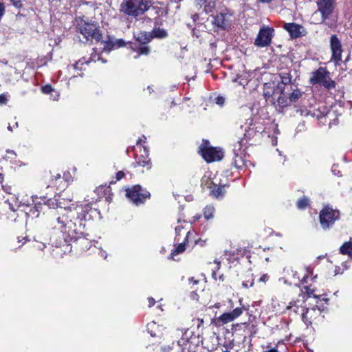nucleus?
Returning a JSON list of instances; mask_svg holds the SVG:
<instances>
[{
	"label": "nucleus",
	"instance_id": "052dcab7",
	"mask_svg": "<svg viewBox=\"0 0 352 352\" xmlns=\"http://www.w3.org/2000/svg\"><path fill=\"white\" fill-rule=\"evenodd\" d=\"M22 240H25L26 241V238L23 237Z\"/></svg>",
	"mask_w": 352,
	"mask_h": 352
},
{
	"label": "nucleus",
	"instance_id": "39448f33",
	"mask_svg": "<svg viewBox=\"0 0 352 352\" xmlns=\"http://www.w3.org/2000/svg\"><path fill=\"white\" fill-rule=\"evenodd\" d=\"M72 213L65 208H60V211L54 212L48 221V226L53 230H59L63 234L65 232V224L67 219L72 217Z\"/></svg>",
	"mask_w": 352,
	"mask_h": 352
},
{
	"label": "nucleus",
	"instance_id": "a18cd8bd",
	"mask_svg": "<svg viewBox=\"0 0 352 352\" xmlns=\"http://www.w3.org/2000/svg\"><path fill=\"white\" fill-rule=\"evenodd\" d=\"M65 184H67V182L69 181V179L70 178V175L69 173H65Z\"/></svg>",
	"mask_w": 352,
	"mask_h": 352
},
{
	"label": "nucleus",
	"instance_id": "5fc2aeb1",
	"mask_svg": "<svg viewBox=\"0 0 352 352\" xmlns=\"http://www.w3.org/2000/svg\"><path fill=\"white\" fill-rule=\"evenodd\" d=\"M141 141H142V139H141V138H139V139L138 140V141H137V145L140 144V142H141Z\"/></svg>",
	"mask_w": 352,
	"mask_h": 352
},
{
	"label": "nucleus",
	"instance_id": "09e8293b",
	"mask_svg": "<svg viewBox=\"0 0 352 352\" xmlns=\"http://www.w3.org/2000/svg\"><path fill=\"white\" fill-rule=\"evenodd\" d=\"M182 226H177V227L175 228V232H176V233H177V234H179V232L182 230Z\"/></svg>",
	"mask_w": 352,
	"mask_h": 352
},
{
	"label": "nucleus",
	"instance_id": "9b49d317",
	"mask_svg": "<svg viewBox=\"0 0 352 352\" xmlns=\"http://www.w3.org/2000/svg\"><path fill=\"white\" fill-rule=\"evenodd\" d=\"M243 307H236L232 311L221 314L216 319L215 324L221 326L233 321L243 314Z\"/></svg>",
	"mask_w": 352,
	"mask_h": 352
},
{
	"label": "nucleus",
	"instance_id": "de8ad7c7",
	"mask_svg": "<svg viewBox=\"0 0 352 352\" xmlns=\"http://www.w3.org/2000/svg\"><path fill=\"white\" fill-rule=\"evenodd\" d=\"M189 281L192 283L194 285H197L199 283V280H195L194 278H190Z\"/></svg>",
	"mask_w": 352,
	"mask_h": 352
},
{
	"label": "nucleus",
	"instance_id": "ddd939ff",
	"mask_svg": "<svg viewBox=\"0 0 352 352\" xmlns=\"http://www.w3.org/2000/svg\"><path fill=\"white\" fill-rule=\"evenodd\" d=\"M284 28L289 33L292 38H296L305 35L303 27L295 23H288L284 25Z\"/></svg>",
	"mask_w": 352,
	"mask_h": 352
},
{
	"label": "nucleus",
	"instance_id": "f3484780",
	"mask_svg": "<svg viewBox=\"0 0 352 352\" xmlns=\"http://www.w3.org/2000/svg\"><path fill=\"white\" fill-rule=\"evenodd\" d=\"M226 16L227 15L225 14L219 13L213 16L212 23L221 30H226L229 25V22Z\"/></svg>",
	"mask_w": 352,
	"mask_h": 352
},
{
	"label": "nucleus",
	"instance_id": "8fccbe9b",
	"mask_svg": "<svg viewBox=\"0 0 352 352\" xmlns=\"http://www.w3.org/2000/svg\"><path fill=\"white\" fill-rule=\"evenodd\" d=\"M198 321H199V324H198V327H199L201 325L203 324L204 323V320L203 319H198Z\"/></svg>",
	"mask_w": 352,
	"mask_h": 352
},
{
	"label": "nucleus",
	"instance_id": "6e6d98bb",
	"mask_svg": "<svg viewBox=\"0 0 352 352\" xmlns=\"http://www.w3.org/2000/svg\"><path fill=\"white\" fill-rule=\"evenodd\" d=\"M10 209L13 211H16L17 209L14 208L12 205H10Z\"/></svg>",
	"mask_w": 352,
	"mask_h": 352
},
{
	"label": "nucleus",
	"instance_id": "49530a36",
	"mask_svg": "<svg viewBox=\"0 0 352 352\" xmlns=\"http://www.w3.org/2000/svg\"><path fill=\"white\" fill-rule=\"evenodd\" d=\"M216 264H217V268H216V270H219L220 269V265H221V263L220 261H217V259L214 260V261Z\"/></svg>",
	"mask_w": 352,
	"mask_h": 352
},
{
	"label": "nucleus",
	"instance_id": "7ed1b4c3",
	"mask_svg": "<svg viewBox=\"0 0 352 352\" xmlns=\"http://www.w3.org/2000/svg\"><path fill=\"white\" fill-rule=\"evenodd\" d=\"M309 82L312 85H320L327 89L336 87V82L331 79L330 72L326 67H320L311 73Z\"/></svg>",
	"mask_w": 352,
	"mask_h": 352
},
{
	"label": "nucleus",
	"instance_id": "4c0bfd02",
	"mask_svg": "<svg viewBox=\"0 0 352 352\" xmlns=\"http://www.w3.org/2000/svg\"><path fill=\"white\" fill-rule=\"evenodd\" d=\"M304 289L309 296L314 295V289H311L309 286H305Z\"/></svg>",
	"mask_w": 352,
	"mask_h": 352
},
{
	"label": "nucleus",
	"instance_id": "c756f323",
	"mask_svg": "<svg viewBox=\"0 0 352 352\" xmlns=\"http://www.w3.org/2000/svg\"><path fill=\"white\" fill-rule=\"evenodd\" d=\"M233 164L236 168H241L244 165L243 160L242 157L239 156L238 155H236Z\"/></svg>",
	"mask_w": 352,
	"mask_h": 352
},
{
	"label": "nucleus",
	"instance_id": "423d86ee",
	"mask_svg": "<svg viewBox=\"0 0 352 352\" xmlns=\"http://www.w3.org/2000/svg\"><path fill=\"white\" fill-rule=\"evenodd\" d=\"M340 212L338 210H333L332 208L326 206L319 214L320 223L322 228L324 230L331 227L335 221L339 218Z\"/></svg>",
	"mask_w": 352,
	"mask_h": 352
},
{
	"label": "nucleus",
	"instance_id": "2f4dec72",
	"mask_svg": "<svg viewBox=\"0 0 352 352\" xmlns=\"http://www.w3.org/2000/svg\"><path fill=\"white\" fill-rule=\"evenodd\" d=\"M85 63H88V61H85V59H80L78 62L76 63V64L73 65L72 66L75 69H81V66L83 65Z\"/></svg>",
	"mask_w": 352,
	"mask_h": 352
},
{
	"label": "nucleus",
	"instance_id": "f03ea898",
	"mask_svg": "<svg viewBox=\"0 0 352 352\" xmlns=\"http://www.w3.org/2000/svg\"><path fill=\"white\" fill-rule=\"evenodd\" d=\"M77 31L83 35L87 42H99L102 37V32L96 23L82 21L77 26Z\"/></svg>",
	"mask_w": 352,
	"mask_h": 352
},
{
	"label": "nucleus",
	"instance_id": "1a4fd4ad",
	"mask_svg": "<svg viewBox=\"0 0 352 352\" xmlns=\"http://www.w3.org/2000/svg\"><path fill=\"white\" fill-rule=\"evenodd\" d=\"M273 32L274 29L269 27H263L261 28L255 39V45L259 47L270 45L272 42Z\"/></svg>",
	"mask_w": 352,
	"mask_h": 352
},
{
	"label": "nucleus",
	"instance_id": "864d4df0",
	"mask_svg": "<svg viewBox=\"0 0 352 352\" xmlns=\"http://www.w3.org/2000/svg\"><path fill=\"white\" fill-rule=\"evenodd\" d=\"M306 278L307 277L306 276H304L301 280V283H306Z\"/></svg>",
	"mask_w": 352,
	"mask_h": 352
},
{
	"label": "nucleus",
	"instance_id": "dca6fc26",
	"mask_svg": "<svg viewBox=\"0 0 352 352\" xmlns=\"http://www.w3.org/2000/svg\"><path fill=\"white\" fill-rule=\"evenodd\" d=\"M65 174L63 176L60 174L57 173L52 176L50 183L48 184V187H56L59 189H64L67 184H65Z\"/></svg>",
	"mask_w": 352,
	"mask_h": 352
},
{
	"label": "nucleus",
	"instance_id": "4be33fe9",
	"mask_svg": "<svg viewBox=\"0 0 352 352\" xmlns=\"http://www.w3.org/2000/svg\"><path fill=\"white\" fill-rule=\"evenodd\" d=\"M340 254L352 257V242L348 241L343 243L340 248Z\"/></svg>",
	"mask_w": 352,
	"mask_h": 352
},
{
	"label": "nucleus",
	"instance_id": "3c124183",
	"mask_svg": "<svg viewBox=\"0 0 352 352\" xmlns=\"http://www.w3.org/2000/svg\"><path fill=\"white\" fill-rule=\"evenodd\" d=\"M266 352H278V351L276 349H271L267 351Z\"/></svg>",
	"mask_w": 352,
	"mask_h": 352
},
{
	"label": "nucleus",
	"instance_id": "a19ab883",
	"mask_svg": "<svg viewBox=\"0 0 352 352\" xmlns=\"http://www.w3.org/2000/svg\"><path fill=\"white\" fill-rule=\"evenodd\" d=\"M242 285L245 288H248L249 287H252L254 285V281H253V280H252L250 285H248V282L243 281L242 283Z\"/></svg>",
	"mask_w": 352,
	"mask_h": 352
},
{
	"label": "nucleus",
	"instance_id": "473e14b6",
	"mask_svg": "<svg viewBox=\"0 0 352 352\" xmlns=\"http://www.w3.org/2000/svg\"><path fill=\"white\" fill-rule=\"evenodd\" d=\"M52 91H54V89L52 88V87L50 85H47L45 86H43L42 87V91L44 93V94H50L51 93Z\"/></svg>",
	"mask_w": 352,
	"mask_h": 352
},
{
	"label": "nucleus",
	"instance_id": "4468645a",
	"mask_svg": "<svg viewBox=\"0 0 352 352\" xmlns=\"http://www.w3.org/2000/svg\"><path fill=\"white\" fill-rule=\"evenodd\" d=\"M143 151L144 155H135V162L133 164V165L135 167L140 166L144 168H146L147 170H149L151 168V162L148 158V152L145 147H143Z\"/></svg>",
	"mask_w": 352,
	"mask_h": 352
},
{
	"label": "nucleus",
	"instance_id": "6ab92c4d",
	"mask_svg": "<svg viewBox=\"0 0 352 352\" xmlns=\"http://www.w3.org/2000/svg\"><path fill=\"white\" fill-rule=\"evenodd\" d=\"M279 87L280 89V95L277 99V103L280 108L283 109L289 106V98H287L284 94L285 88L282 87L280 85H279Z\"/></svg>",
	"mask_w": 352,
	"mask_h": 352
},
{
	"label": "nucleus",
	"instance_id": "f704fd0d",
	"mask_svg": "<svg viewBox=\"0 0 352 352\" xmlns=\"http://www.w3.org/2000/svg\"><path fill=\"white\" fill-rule=\"evenodd\" d=\"M6 13V7L3 3L0 2V21Z\"/></svg>",
	"mask_w": 352,
	"mask_h": 352
},
{
	"label": "nucleus",
	"instance_id": "2eb2a0df",
	"mask_svg": "<svg viewBox=\"0 0 352 352\" xmlns=\"http://www.w3.org/2000/svg\"><path fill=\"white\" fill-rule=\"evenodd\" d=\"M302 314V319L305 323L311 324L313 318L320 314V309L317 307H314L311 309H304Z\"/></svg>",
	"mask_w": 352,
	"mask_h": 352
},
{
	"label": "nucleus",
	"instance_id": "6e6552de",
	"mask_svg": "<svg viewBox=\"0 0 352 352\" xmlns=\"http://www.w3.org/2000/svg\"><path fill=\"white\" fill-rule=\"evenodd\" d=\"M329 45L331 52V60L336 65H339L342 61L343 50L341 41L336 34L331 35L330 37Z\"/></svg>",
	"mask_w": 352,
	"mask_h": 352
},
{
	"label": "nucleus",
	"instance_id": "4d7b16f0",
	"mask_svg": "<svg viewBox=\"0 0 352 352\" xmlns=\"http://www.w3.org/2000/svg\"><path fill=\"white\" fill-rule=\"evenodd\" d=\"M8 130H10V131H12V127H11V126H10V125H9V126H8Z\"/></svg>",
	"mask_w": 352,
	"mask_h": 352
},
{
	"label": "nucleus",
	"instance_id": "e2e57ef3",
	"mask_svg": "<svg viewBox=\"0 0 352 352\" xmlns=\"http://www.w3.org/2000/svg\"><path fill=\"white\" fill-rule=\"evenodd\" d=\"M223 352H230L228 350H226Z\"/></svg>",
	"mask_w": 352,
	"mask_h": 352
},
{
	"label": "nucleus",
	"instance_id": "0e129e2a",
	"mask_svg": "<svg viewBox=\"0 0 352 352\" xmlns=\"http://www.w3.org/2000/svg\"><path fill=\"white\" fill-rule=\"evenodd\" d=\"M73 212H74V214H75V213H76V214H78V212H75V211H73Z\"/></svg>",
	"mask_w": 352,
	"mask_h": 352
},
{
	"label": "nucleus",
	"instance_id": "680f3d73",
	"mask_svg": "<svg viewBox=\"0 0 352 352\" xmlns=\"http://www.w3.org/2000/svg\"><path fill=\"white\" fill-rule=\"evenodd\" d=\"M239 302H240V303L241 304L242 299H240V300H239Z\"/></svg>",
	"mask_w": 352,
	"mask_h": 352
},
{
	"label": "nucleus",
	"instance_id": "0eeeda50",
	"mask_svg": "<svg viewBox=\"0 0 352 352\" xmlns=\"http://www.w3.org/2000/svg\"><path fill=\"white\" fill-rule=\"evenodd\" d=\"M126 197L135 204H143L147 199L150 198V192L143 189L140 185H135L126 190Z\"/></svg>",
	"mask_w": 352,
	"mask_h": 352
},
{
	"label": "nucleus",
	"instance_id": "aec40b11",
	"mask_svg": "<svg viewBox=\"0 0 352 352\" xmlns=\"http://www.w3.org/2000/svg\"><path fill=\"white\" fill-rule=\"evenodd\" d=\"M150 33L152 36V40L154 38L162 39L168 36L167 31L160 28H153V30L150 32Z\"/></svg>",
	"mask_w": 352,
	"mask_h": 352
},
{
	"label": "nucleus",
	"instance_id": "58836bf2",
	"mask_svg": "<svg viewBox=\"0 0 352 352\" xmlns=\"http://www.w3.org/2000/svg\"><path fill=\"white\" fill-rule=\"evenodd\" d=\"M124 176V173L123 171H118L117 173H116V180L117 181H119L120 179H122Z\"/></svg>",
	"mask_w": 352,
	"mask_h": 352
},
{
	"label": "nucleus",
	"instance_id": "f257e3e1",
	"mask_svg": "<svg viewBox=\"0 0 352 352\" xmlns=\"http://www.w3.org/2000/svg\"><path fill=\"white\" fill-rule=\"evenodd\" d=\"M151 7L147 0H125L120 4V11L124 14L137 17L144 14Z\"/></svg>",
	"mask_w": 352,
	"mask_h": 352
},
{
	"label": "nucleus",
	"instance_id": "bb28decb",
	"mask_svg": "<svg viewBox=\"0 0 352 352\" xmlns=\"http://www.w3.org/2000/svg\"><path fill=\"white\" fill-rule=\"evenodd\" d=\"M280 78V83L284 85L292 84V76L288 72H282L279 74Z\"/></svg>",
	"mask_w": 352,
	"mask_h": 352
},
{
	"label": "nucleus",
	"instance_id": "9d476101",
	"mask_svg": "<svg viewBox=\"0 0 352 352\" xmlns=\"http://www.w3.org/2000/svg\"><path fill=\"white\" fill-rule=\"evenodd\" d=\"M65 226L66 230L63 235L70 238H78L84 233V226H81L79 223L78 226H76L73 218L67 219Z\"/></svg>",
	"mask_w": 352,
	"mask_h": 352
},
{
	"label": "nucleus",
	"instance_id": "72a5a7b5",
	"mask_svg": "<svg viewBox=\"0 0 352 352\" xmlns=\"http://www.w3.org/2000/svg\"><path fill=\"white\" fill-rule=\"evenodd\" d=\"M12 4L16 8H21L23 3L21 0H10Z\"/></svg>",
	"mask_w": 352,
	"mask_h": 352
},
{
	"label": "nucleus",
	"instance_id": "a211bd4d",
	"mask_svg": "<svg viewBox=\"0 0 352 352\" xmlns=\"http://www.w3.org/2000/svg\"><path fill=\"white\" fill-rule=\"evenodd\" d=\"M133 37L138 43L143 45H148L147 44L152 41L150 32L141 31L137 34H133Z\"/></svg>",
	"mask_w": 352,
	"mask_h": 352
},
{
	"label": "nucleus",
	"instance_id": "79ce46f5",
	"mask_svg": "<svg viewBox=\"0 0 352 352\" xmlns=\"http://www.w3.org/2000/svg\"><path fill=\"white\" fill-rule=\"evenodd\" d=\"M30 212H32L33 214H35L36 217L38 216V206H35L34 210L31 209L30 210Z\"/></svg>",
	"mask_w": 352,
	"mask_h": 352
},
{
	"label": "nucleus",
	"instance_id": "c03bdc74",
	"mask_svg": "<svg viewBox=\"0 0 352 352\" xmlns=\"http://www.w3.org/2000/svg\"><path fill=\"white\" fill-rule=\"evenodd\" d=\"M269 278V276L267 274H263L259 279L261 282H266Z\"/></svg>",
	"mask_w": 352,
	"mask_h": 352
},
{
	"label": "nucleus",
	"instance_id": "c85d7f7f",
	"mask_svg": "<svg viewBox=\"0 0 352 352\" xmlns=\"http://www.w3.org/2000/svg\"><path fill=\"white\" fill-rule=\"evenodd\" d=\"M185 249H186V243L185 242L181 243L177 245V247L175 250H173L172 251L171 254L175 255V254L182 253L183 252H184Z\"/></svg>",
	"mask_w": 352,
	"mask_h": 352
},
{
	"label": "nucleus",
	"instance_id": "13d9d810",
	"mask_svg": "<svg viewBox=\"0 0 352 352\" xmlns=\"http://www.w3.org/2000/svg\"><path fill=\"white\" fill-rule=\"evenodd\" d=\"M223 275H221V276H219V279H221V280H223Z\"/></svg>",
	"mask_w": 352,
	"mask_h": 352
},
{
	"label": "nucleus",
	"instance_id": "e433bc0d",
	"mask_svg": "<svg viewBox=\"0 0 352 352\" xmlns=\"http://www.w3.org/2000/svg\"><path fill=\"white\" fill-rule=\"evenodd\" d=\"M115 46L118 47H124L126 44L125 41L123 39H118L115 43Z\"/></svg>",
	"mask_w": 352,
	"mask_h": 352
},
{
	"label": "nucleus",
	"instance_id": "37998d69",
	"mask_svg": "<svg viewBox=\"0 0 352 352\" xmlns=\"http://www.w3.org/2000/svg\"><path fill=\"white\" fill-rule=\"evenodd\" d=\"M148 307H150L153 306L155 303V299L152 297L148 298Z\"/></svg>",
	"mask_w": 352,
	"mask_h": 352
},
{
	"label": "nucleus",
	"instance_id": "7c9ffc66",
	"mask_svg": "<svg viewBox=\"0 0 352 352\" xmlns=\"http://www.w3.org/2000/svg\"><path fill=\"white\" fill-rule=\"evenodd\" d=\"M104 50H108V51H110L111 50L114 46H115V44L113 41H104Z\"/></svg>",
	"mask_w": 352,
	"mask_h": 352
},
{
	"label": "nucleus",
	"instance_id": "ea45409f",
	"mask_svg": "<svg viewBox=\"0 0 352 352\" xmlns=\"http://www.w3.org/2000/svg\"><path fill=\"white\" fill-rule=\"evenodd\" d=\"M7 98L4 94L0 95V104H3L7 102Z\"/></svg>",
	"mask_w": 352,
	"mask_h": 352
},
{
	"label": "nucleus",
	"instance_id": "bf43d9fd",
	"mask_svg": "<svg viewBox=\"0 0 352 352\" xmlns=\"http://www.w3.org/2000/svg\"><path fill=\"white\" fill-rule=\"evenodd\" d=\"M229 302L231 304V307H232V300H229Z\"/></svg>",
	"mask_w": 352,
	"mask_h": 352
},
{
	"label": "nucleus",
	"instance_id": "412c9836",
	"mask_svg": "<svg viewBox=\"0 0 352 352\" xmlns=\"http://www.w3.org/2000/svg\"><path fill=\"white\" fill-rule=\"evenodd\" d=\"M132 49L138 53V56L135 58L139 57L140 55H148L151 52V47L148 45L141 44L139 46L132 47Z\"/></svg>",
	"mask_w": 352,
	"mask_h": 352
},
{
	"label": "nucleus",
	"instance_id": "20e7f679",
	"mask_svg": "<svg viewBox=\"0 0 352 352\" xmlns=\"http://www.w3.org/2000/svg\"><path fill=\"white\" fill-rule=\"evenodd\" d=\"M199 153L207 162L219 161L223 157L221 149L210 146L209 141L204 140L199 148Z\"/></svg>",
	"mask_w": 352,
	"mask_h": 352
},
{
	"label": "nucleus",
	"instance_id": "b1692460",
	"mask_svg": "<svg viewBox=\"0 0 352 352\" xmlns=\"http://www.w3.org/2000/svg\"><path fill=\"white\" fill-rule=\"evenodd\" d=\"M302 96V92L300 89L296 88L292 90V92L289 96L290 102H296Z\"/></svg>",
	"mask_w": 352,
	"mask_h": 352
},
{
	"label": "nucleus",
	"instance_id": "f8f14e48",
	"mask_svg": "<svg viewBox=\"0 0 352 352\" xmlns=\"http://www.w3.org/2000/svg\"><path fill=\"white\" fill-rule=\"evenodd\" d=\"M317 6L322 14V21H324L333 11V0H318Z\"/></svg>",
	"mask_w": 352,
	"mask_h": 352
},
{
	"label": "nucleus",
	"instance_id": "5701e85b",
	"mask_svg": "<svg viewBox=\"0 0 352 352\" xmlns=\"http://www.w3.org/2000/svg\"><path fill=\"white\" fill-rule=\"evenodd\" d=\"M224 193L225 189L223 186L214 185V187L210 190V194L216 198L222 197Z\"/></svg>",
	"mask_w": 352,
	"mask_h": 352
},
{
	"label": "nucleus",
	"instance_id": "603ef678",
	"mask_svg": "<svg viewBox=\"0 0 352 352\" xmlns=\"http://www.w3.org/2000/svg\"><path fill=\"white\" fill-rule=\"evenodd\" d=\"M212 275V278H213L217 279V278H216L217 274H216V271L215 270L213 271Z\"/></svg>",
	"mask_w": 352,
	"mask_h": 352
},
{
	"label": "nucleus",
	"instance_id": "c9c22d12",
	"mask_svg": "<svg viewBox=\"0 0 352 352\" xmlns=\"http://www.w3.org/2000/svg\"><path fill=\"white\" fill-rule=\"evenodd\" d=\"M216 103L220 106H222L225 102V98L223 96H217L215 98Z\"/></svg>",
	"mask_w": 352,
	"mask_h": 352
},
{
	"label": "nucleus",
	"instance_id": "cd10ccee",
	"mask_svg": "<svg viewBox=\"0 0 352 352\" xmlns=\"http://www.w3.org/2000/svg\"><path fill=\"white\" fill-rule=\"evenodd\" d=\"M309 204V199L308 197H303L302 198H300L298 201H297V207L299 209H305Z\"/></svg>",
	"mask_w": 352,
	"mask_h": 352
},
{
	"label": "nucleus",
	"instance_id": "a878e982",
	"mask_svg": "<svg viewBox=\"0 0 352 352\" xmlns=\"http://www.w3.org/2000/svg\"><path fill=\"white\" fill-rule=\"evenodd\" d=\"M214 208L213 206H206L204 209V216L208 220L214 217Z\"/></svg>",
	"mask_w": 352,
	"mask_h": 352
},
{
	"label": "nucleus",
	"instance_id": "393cba45",
	"mask_svg": "<svg viewBox=\"0 0 352 352\" xmlns=\"http://www.w3.org/2000/svg\"><path fill=\"white\" fill-rule=\"evenodd\" d=\"M72 212V217L70 218H73L74 221L75 223V226H78V224L80 223L81 226H84V228H85V215L84 214H81L80 215H78L77 217H74V212L73 210H69V214H71Z\"/></svg>",
	"mask_w": 352,
	"mask_h": 352
}]
</instances>
